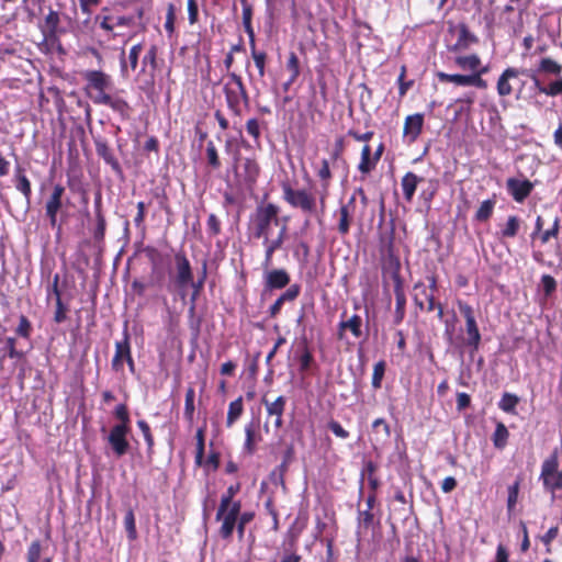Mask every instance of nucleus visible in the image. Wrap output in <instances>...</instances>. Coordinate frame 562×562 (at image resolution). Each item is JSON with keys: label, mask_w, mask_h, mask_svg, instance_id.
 Segmentation results:
<instances>
[{"label": "nucleus", "mask_w": 562, "mask_h": 562, "mask_svg": "<svg viewBox=\"0 0 562 562\" xmlns=\"http://www.w3.org/2000/svg\"><path fill=\"white\" fill-rule=\"evenodd\" d=\"M42 546L40 541H33L27 549V562H38L41 558Z\"/></svg>", "instance_id": "864d4df0"}, {"label": "nucleus", "mask_w": 562, "mask_h": 562, "mask_svg": "<svg viewBox=\"0 0 562 562\" xmlns=\"http://www.w3.org/2000/svg\"><path fill=\"white\" fill-rule=\"evenodd\" d=\"M457 305L460 313L464 316L465 321L475 318L473 307L470 304L462 300H458Z\"/></svg>", "instance_id": "e2e57ef3"}, {"label": "nucleus", "mask_w": 562, "mask_h": 562, "mask_svg": "<svg viewBox=\"0 0 562 562\" xmlns=\"http://www.w3.org/2000/svg\"><path fill=\"white\" fill-rule=\"evenodd\" d=\"M97 224L93 229V238L95 241H102L105 235L106 222L101 211V198L98 196L94 202Z\"/></svg>", "instance_id": "393cba45"}, {"label": "nucleus", "mask_w": 562, "mask_h": 562, "mask_svg": "<svg viewBox=\"0 0 562 562\" xmlns=\"http://www.w3.org/2000/svg\"><path fill=\"white\" fill-rule=\"evenodd\" d=\"M524 74L531 79L533 89L539 94L551 98L562 94V65L550 57H544L539 60L537 68L531 70L506 68L496 83L498 95H510L513 93L510 80Z\"/></svg>", "instance_id": "f257e3e1"}, {"label": "nucleus", "mask_w": 562, "mask_h": 562, "mask_svg": "<svg viewBox=\"0 0 562 562\" xmlns=\"http://www.w3.org/2000/svg\"><path fill=\"white\" fill-rule=\"evenodd\" d=\"M518 402H519V398L516 395L510 394V393H504L498 403V406L502 411H504L506 413H513L515 411Z\"/></svg>", "instance_id": "4c0bfd02"}, {"label": "nucleus", "mask_w": 562, "mask_h": 562, "mask_svg": "<svg viewBox=\"0 0 562 562\" xmlns=\"http://www.w3.org/2000/svg\"><path fill=\"white\" fill-rule=\"evenodd\" d=\"M241 509V503L220 505L215 516L216 521L221 524L218 528V535L223 540L229 541L233 537L235 526L238 524V514Z\"/></svg>", "instance_id": "1a4fd4ad"}, {"label": "nucleus", "mask_w": 562, "mask_h": 562, "mask_svg": "<svg viewBox=\"0 0 562 562\" xmlns=\"http://www.w3.org/2000/svg\"><path fill=\"white\" fill-rule=\"evenodd\" d=\"M130 355H131V347H130L128 336L125 335V337L122 341H116V344H115V353L112 359L113 370L122 371L123 361L126 358H130Z\"/></svg>", "instance_id": "4be33fe9"}, {"label": "nucleus", "mask_w": 562, "mask_h": 562, "mask_svg": "<svg viewBox=\"0 0 562 562\" xmlns=\"http://www.w3.org/2000/svg\"><path fill=\"white\" fill-rule=\"evenodd\" d=\"M206 159L209 165L213 169H218L221 167V161L218 157L217 149L212 140H210L206 145Z\"/></svg>", "instance_id": "79ce46f5"}, {"label": "nucleus", "mask_w": 562, "mask_h": 562, "mask_svg": "<svg viewBox=\"0 0 562 562\" xmlns=\"http://www.w3.org/2000/svg\"><path fill=\"white\" fill-rule=\"evenodd\" d=\"M247 133L254 137V140L258 147H260V123L257 119H249L246 122Z\"/></svg>", "instance_id": "a18cd8bd"}, {"label": "nucleus", "mask_w": 562, "mask_h": 562, "mask_svg": "<svg viewBox=\"0 0 562 562\" xmlns=\"http://www.w3.org/2000/svg\"><path fill=\"white\" fill-rule=\"evenodd\" d=\"M58 280H59V277H58V274H56L54 277V282H53V293L56 296V312H55L54 319L56 323H63L66 319V308L60 299V292L58 289Z\"/></svg>", "instance_id": "72a5a7b5"}, {"label": "nucleus", "mask_w": 562, "mask_h": 562, "mask_svg": "<svg viewBox=\"0 0 562 562\" xmlns=\"http://www.w3.org/2000/svg\"><path fill=\"white\" fill-rule=\"evenodd\" d=\"M282 198L292 207L301 210L304 214L316 213L317 203L313 193L305 189H294L289 181L281 182Z\"/></svg>", "instance_id": "7ed1b4c3"}, {"label": "nucleus", "mask_w": 562, "mask_h": 562, "mask_svg": "<svg viewBox=\"0 0 562 562\" xmlns=\"http://www.w3.org/2000/svg\"><path fill=\"white\" fill-rule=\"evenodd\" d=\"M454 64L462 70H468L472 74H479L480 78H482V76L487 74L490 70L488 66L482 65V60L476 54H459L454 57Z\"/></svg>", "instance_id": "f8f14e48"}, {"label": "nucleus", "mask_w": 562, "mask_h": 562, "mask_svg": "<svg viewBox=\"0 0 562 562\" xmlns=\"http://www.w3.org/2000/svg\"><path fill=\"white\" fill-rule=\"evenodd\" d=\"M495 204H496L495 199H487V200L483 201L480 204V206L474 215V218L477 222H486L492 216V214L494 212Z\"/></svg>", "instance_id": "f704fd0d"}, {"label": "nucleus", "mask_w": 562, "mask_h": 562, "mask_svg": "<svg viewBox=\"0 0 562 562\" xmlns=\"http://www.w3.org/2000/svg\"><path fill=\"white\" fill-rule=\"evenodd\" d=\"M99 105L109 106L113 112L117 113L124 120L130 116L131 108L127 101L117 94L110 93L109 95L101 97Z\"/></svg>", "instance_id": "6ab92c4d"}, {"label": "nucleus", "mask_w": 562, "mask_h": 562, "mask_svg": "<svg viewBox=\"0 0 562 562\" xmlns=\"http://www.w3.org/2000/svg\"><path fill=\"white\" fill-rule=\"evenodd\" d=\"M15 331L19 336H21L23 338H29L31 336L32 325L26 316H24V315L20 316L19 325H18Z\"/></svg>", "instance_id": "3c124183"}, {"label": "nucleus", "mask_w": 562, "mask_h": 562, "mask_svg": "<svg viewBox=\"0 0 562 562\" xmlns=\"http://www.w3.org/2000/svg\"><path fill=\"white\" fill-rule=\"evenodd\" d=\"M114 415L120 420L117 425L130 426V415L127 407L124 404H120L115 407Z\"/></svg>", "instance_id": "6e6d98bb"}, {"label": "nucleus", "mask_w": 562, "mask_h": 562, "mask_svg": "<svg viewBox=\"0 0 562 562\" xmlns=\"http://www.w3.org/2000/svg\"><path fill=\"white\" fill-rule=\"evenodd\" d=\"M175 262H176V278L175 282L177 286L183 291L187 286L191 285L194 289V294L192 296V300H195V295L201 290L203 285L202 278L199 282H194L193 280V272L191 269L190 261L186 257L183 252H178L175 256ZM203 277H205V269L203 270Z\"/></svg>", "instance_id": "6e6552de"}, {"label": "nucleus", "mask_w": 562, "mask_h": 562, "mask_svg": "<svg viewBox=\"0 0 562 562\" xmlns=\"http://www.w3.org/2000/svg\"><path fill=\"white\" fill-rule=\"evenodd\" d=\"M509 437L508 429L503 423H497L495 431L493 434L492 440L494 447L497 449H503L507 445V440Z\"/></svg>", "instance_id": "c9c22d12"}, {"label": "nucleus", "mask_w": 562, "mask_h": 562, "mask_svg": "<svg viewBox=\"0 0 562 562\" xmlns=\"http://www.w3.org/2000/svg\"><path fill=\"white\" fill-rule=\"evenodd\" d=\"M416 290H420L423 296L425 297V300L427 301L428 305H427V311L430 312L432 310H435L437 307L436 303H435V295L432 292H428L426 286L424 284H417L415 286Z\"/></svg>", "instance_id": "13d9d810"}, {"label": "nucleus", "mask_w": 562, "mask_h": 562, "mask_svg": "<svg viewBox=\"0 0 562 562\" xmlns=\"http://www.w3.org/2000/svg\"><path fill=\"white\" fill-rule=\"evenodd\" d=\"M385 373V362L379 361L373 367V373H372V386L374 389H380L382 384V380Z\"/></svg>", "instance_id": "c03bdc74"}, {"label": "nucleus", "mask_w": 562, "mask_h": 562, "mask_svg": "<svg viewBox=\"0 0 562 562\" xmlns=\"http://www.w3.org/2000/svg\"><path fill=\"white\" fill-rule=\"evenodd\" d=\"M424 115L415 113L406 116L403 128V136L408 143H414L422 133Z\"/></svg>", "instance_id": "f3484780"}, {"label": "nucleus", "mask_w": 562, "mask_h": 562, "mask_svg": "<svg viewBox=\"0 0 562 562\" xmlns=\"http://www.w3.org/2000/svg\"><path fill=\"white\" fill-rule=\"evenodd\" d=\"M279 212L280 209L273 203H267L259 205L256 209L252 224H254V236L257 238H266L270 236V231L273 225H279Z\"/></svg>", "instance_id": "20e7f679"}, {"label": "nucleus", "mask_w": 562, "mask_h": 562, "mask_svg": "<svg viewBox=\"0 0 562 562\" xmlns=\"http://www.w3.org/2000/svg\"><path fill=\"white\" fill-rule=\"evenodd\" d=\"M539 480L542 483L543 491L554 497L558 491H562V470H559V456L554 450L541 463Z\"/></svg>", "instance_id": "f03ea898"}, {"label": "nucleus", "mask_w": 562, "mask_h": 562, "mask_svg": "<svg viewBox=\"0 0 562 562\" xmlns=\"http://www.w3.org/2000/svg\"><path fill=\"white\" fill-rule=\"evenodd\" d=\"M262 403L266 406L268 416L274 417L273 425L277 429H280L283 425V413L285 408L286 400L284 396L277 397L273 402L262 398Z\"/></svg>", "instance_id": "a211bd4d"}, {"label": "nucleus", "mask_w": 562, "mask_h": 562, "mask_svg": "<svg viewBox=\"0 0 562 562\" xmlns=\"http://www.w3.org/2000/svg\"><path fill=\"white\" fill-rule=\"evenodd\" d=\"M375 166H376V161L374 160V158L372 156L371 147L369 145H364L361 150V157H360V162L358 165V170L362 175H368L375 168Z\"/></svg>", "instance_id": "c756f323"}, {"label": "nucleus", "mask_w": 562, "mask_h": 562, "mask_svg": "<svg viewBox=\"0 0 562 562\" xmlns=\"http://www.w3.org/2000/svg\"><path fill=\"white\" fill-rule=\"evenodd\" d=\"M100 27L111 34V38L116 37L119 34L114 33V29L117 26H133L135 20L133 16L127 15H103L98 16Z\"/></svg>", "instance_id": "ddd939ff"}, {"label": "nucleus", "mask_w": 562, "mask_h": 562, "mask_svg": "<svg viewBox=\"0 0 562 562\" xmlns=\"http://www.w3.org/2000/svg\"><path fill=\"white\" fill-rule=\"evenodd\" d=\"M355 204H356V196L352 195L348 203L340 206L338 211L339 221H338V232L341 235H347L350 229V224L353 217L355 213Z\"/></svg>", "instance_id": "aec40b11"}, {"label": "nucleus", "mask_w": 562, "mask_h": 562, "mask_svg": "<svg viewBox=\"0 0 562 562\" xmlns=\"http://www.w3.org/2000/svg\"><path fill=\"white\" fill-rule=\"evenodd\" d=\"M286 68L291 72V77L282 85L284 91H289L290 87L296 81L300 76V61L295 53H290Z\"/></svg>", "instance_id": "a878e982"}, {"label": "nucleus", "mask_w": 562, "mask_h": 562, "mask_svg": "<svg viewBox=\"0 0 562 562\" xmlns=\"http://www.w3.org/2000/svg\"><path fill=\"white\" fill-rule=\"evenodd\" d=\"M15 188L16 190H19L23 195L24 198L26 199L27 202H30V199H31V194H32V189H31V182L30 180L26 178L25 175L23 173H19L16 176V184H15Z\"/></svg>", "instance_id": "ea45409f"}, {"label": "nucleus", "mask_w": 562, "mask_h": 562, "mask_svg": "<svg viewBox=\"0 0 562 562\" xmlns=\"http://www.w3.org/2000/svg\"><path fill=\"white\" fill-rule=\"evenodd\" d=\"M394 293H395V300H396V305H395V323L400 324L403 321V318H404V315H405V304H406V297H405V294H404V291H403V288H402L400 279H396V284H395Z\"/></svg>", "instance_id": "cd10ccee"}, {"label": "nucleus", "mask_w": 562, "mask_h": 562, "mask_svg": "<svg viewBox=\"0 0 562 562\" xmlns=\"http://www.w3.org/2000/svg\"><path fill=\"white\" fill-rule=\"evenodd\" d=\"M243 171L245 182L254 184L260 175V167L255 159L246 158L243 164Z\"/></svg>", "instance_id": "2f4dec72"}, {"label": "nucleus", "mask_w": 562, "mask_h": 562, "mask_svg": "<svg viewBox=\"0 0 562 562\" xmlns=\"http://www.w3.org/2000/svg\"><path fill=\"white\" fill-rule=\"evenodd\" d=\"M162 279V274L160 273L156 280L151 279L148 283H143L140 281H133L132 283V288L139 294H144L145 290L148 288V286H155L157 285Z\"/></svg>", "instance_id": "4d7b16f0"}, {"label": "nucleus", "mask_w": 562, "mask_h": 562, "mask_svg": "<svg viewBox=\"0 0 562 562\" xmlns=\"http://www.w3.org/2000/svg\"><path fill=\"white\" fill-rule=\"evenodd\" d=\"M124 526H125V530L127 532L128 539L134 541L137 538V530H136V524H135V515L131 508L125 514Z\"/></svg>", "instance_id": "58836bf2"}, {"label": "nucleus", "mask_w": 562, "mask_h": 562, "mask_svg": "<svg viewBox=\"0 0 562 562\" xmlns=\"http://www.w3.org/2000/svg\"><path fill=\"white\" fill-rule=\"evenodd\" d=\"M241 4H243V25H244V29H245V32L247 34H251L252 33V24H251V19H252V8L250 4L247 3L246 0H241Z\"/></svg>", "instance_id": "a19ab883"}, {"label": "nucleus", "mask_w": 562, "mask_h": 562, "mask_svg": "<svg viewBox=\"0 0 562 562\" xmlns=\"http://www.w3.org/2000/svg\"><path fill=\"white\" fill-rule=\"evenodd\" d=\"M300 292H301L300 284H292L279 297L284 303L292 302V301L296 300V297L300 295Z\"/></svg>", "instance_id": "5fc2aeb1"}, {"label": "nucleus", "mask_w": 562, "mask_h": 562, "mask_svg": "<svg viewBox=\"0 0 562 562\" xmlns=\"http://www.w3.org/2000/svg\"><path fill=\"white\" fill-rule=\"evenodd\" d=\"M521 220L516 215H510L507 217L506 223L501 225L498 236L501 239L514 238L519 233L521 227Z\"/></svg>", "instance_id": "b1692460"}, {"label": "nucleus", "mask_w": 562, "mask_h": 562, "mask_svg": "<svg viewBox=\"0 0 562 562\" xmlns=\"http://www.w3.org/2000/svg\"><path fill=\"white\" fill-rule=\"evenodd\" d=\"M142 49H143L142 44H136V45L132 46V48L130 49L128 60H130V66H131L132 70H135L137 68L138 57H139V54L142 53Z\"/></svg>", "instance_id": "680f3d73"}, {"label": "nucleus", "mask_w": 562, "mask_h": 562, "mask_svg": "<svg viewBox=\"0 0 562 562\" xmlns=\"http://www.w3.org/2000/svg\"><path fill=\"white\" fill-rule=\"evenodd\" d=\"M188 15L190 24L198 22L199 9L195 0H188Z\"/></svg>", "instance_id": "338daca9"}, {"label": "nucleus", "mask_w": 562, "mask_h": 562, "mask_svg": "<svg viewBox=\"0 0 562 562\" xmlns=\"http://www.w3.org/2000/svg\"><path fill=\"white\" fill-rule=\"evenodd\" d=\"M16 340L13 337H8L5 339V347L0 348V369L3 368V362L5 357L11 359H22L24 357L23 351H20L15 347Z\"/></svg>", "instance_id": "bb28decb"}, {"label": "nucleus", "mask_w": 562, "mask_h": 562, "mask_svg": "<svg viewBox=\"0 0 562 562\" xmlns=\"http://www.w3.org/2000/svg\"><path fill=\"white\" fill-rule=\"evenodd\" d=\"M245 435L246 439L244 443V449L248 453H252L255 451V429L252 424H249L245 427Z\"/></svg>", "instance_id": "603ef678"}, {"label": "nucleus", "mask_w": 562, "mask_h": 562, "mask_svg": "<svg viewBox=\"0 0 562 562\" xmlns=\"http://www.w3.org/2000/svg\"><path fill=\"white\" fill-rule=\"evenodd\" d=\"M361 326V317L359 315H352L349 319L339 323V337H342L344 330H350L355 338H359L362 335Z\"/></svg>", "instance_id": "c85d7f7f"}, {"label": "nucleus", "mask_w": 562, "mask_h": 562, "mask_svg": "<svg viewBox=\"0 0 562 562\" xmlns=\"http://www.w3.org/2000/svg\"><path fill=\"white\" fill-rule=\"evenodd\" d=\"M290 283V276L284 269H273L265 273L267 290L283 289Z\"/></svg>", "instance_id": "412c9836"}, {"label": "nucleus", "mask_w": 562, "mask_h": 562, "mask_svg": "<svg viewBox=\"0 0 562 562\" xmlns=\"http://www.w3.org/2000/svg\"><path fill=\"white\" fill-rule=\"evenodd\" d=\"M519 487H520V480H516L512 485L508 486V497H507L508 512H512L517 504Z\"/></svg>", "instance_id": "37998d69"}, {"label": "nucleus", "mask_w": 562, "mask_h": 562, "mask_svg": "<svg viewBox=\"0 0 562 562\" xmlns=\"http://www.w3.org/2000/svg\"><path fill=\"white\" fill-rule=\"evenodd\" d=\"M206 226L209 233L213 236H216L221 233V222L215 214L209 215Z\"/></svg>", "instance_id": "bf43d9fd"}, {"label": "nucleus", "mask_w": 562, "mask_h": 562, "mask_svg": "<svg viewBox=\"0 0 562 562\" xmlns=\"http://www.w3.org/2000/svg\"><path fill=\"white\" fill-rule=\"evenodd\" d=\"M328 428L335 436L341 439H347L349 437V432L336 420H330L328 423Z\"/></svg>", "instance_id": "0e129e2a"}, {"label": "nucleus", "mask_w": 562, "mask_h": 562, "mask_svg": "<svg viewBox=\"0 0 562 562\" xmlns=\"http://www.w3.org/2000/svg\"><path fill=\"white\" fill-rule=\"evenodd\" d=\"M64 193H65V188L61 184H55L53 188V192L46 202L45 212H46V216L48 217L52 226L56 225L57 213L63 206L61 199H63Z\"/></svg>", "instance_id": "4468645a"}, {"label": "nucleus", "mask_w": 562, "mask_h": 562, "mask_svg": "<svg viewBox=\"0 0 562 562\" xmlns=\"http://www.w3.org/2000/svg\"><path fill=\"white\" fill-rule=\"evenodd\" d=\"M130 430V426L114 425L108 435V442L117 458L127 453L130 449V442L127 440Z\"/></svg>", "instance_id": "9d476101"}, {"label": "nucleus", "mask_w": 562, "mask_h": 562, "mask_svg": "<svg viewBox=\"0 0 562 562\" xmlns=\"http://www.w3.org/2000/svg\"><path fill=\"white\" fill-rule=\"evenodd\" d=\"M541 285L547 295H550L557 289V282L553 277L543 274L541 277Z\"/></svg>", "instance_id": "052dcab7"}, {"label": "nucleus", "mask_w": 562, "mask_h": 562, "mask_svg": "<svg viewBox=\"0 0 562 562\" xmlns=\"http://www.w3.org/2000/svg\"><path fill=\"white\" fill-rule=\"evenodd\" d=\"M286 235V226L282 225L276 238L271 239L270 236L262 238L265 245V260L263 268L268 269L272 265V257L276 250L281 248Z\"/></svg>", "instance_id": "dca6fc26"}, {"label": "nucleus", "mask_w": 562, "mask_h": 562, "mask_svg": "<svg viewBox=\"0 0 562 562\" xmlns=\"http://www.w3.org/2000/svg\"><path fill=\"white\" fill-rule=\"evenodd\" d=\"M251 57H252L255 65L258 69L259 76L263 77L265 71H266L267 54L265 52H259L257 49H254V52H251Z\"/></svg>", "instance_id": "de8ad7c7"}, {"label": "nucleus", "mask_w": 562, "mask_h": 562, "mask_svg": "<svg viewBox=\"0 0 562 562\" xmlns=\"http://www.w3.org/2000/svg\"><path fill=\"white\" fill-rule=\"evenodd\" d=\"M240 485L235 484L227 487L225 494L222 495L220 505H234L237 501H234V496L239 492Z\"/></svg>", "instance_id": "09e8293b"}, {"label": "nucleus", "mask_w": 562, "mask_h": 562, "mask_svg": "<svg viewBox=\"0 0 562 562\" xmlns=\"http://www.w3.org/2000/svg\"><path fill=\"white\" fill-rule=\"evenodd\" d=\"M448 36L447 49L450 53L461 54L479 43V37L464 23L450 25Z\"/></svg>", "instance_id": "423d86ee"}, {"label": "nucleus", "mask_w": 562, "mask_h": 562, "mask_svg": "<svg viewBox=\"0 0 562 562\" xmlns=\"http://www.w3.org/2000/svg\"><path fill=\"white\" fill-rule=\"evenodd\" d=\"M299 360H300L301 371H306L311 367V363L313 361V356L310 352V350L307 348H305L303 350L302 355L300 356Z\"/></svg>", "instance_id": "774afa93"}, {"label": "nucleus", "mask_w": 562, "mask_h": 562, "mask_svg": "<svg viewBox=\"0 0 562 562\" xmlns=\"http://www.w3.org/2000/svg\"><path fill=\"white\" fill-rule=\"evenodd\" d=\"M465 330L468 335L467 345L473 349H477L481 341V334L475 318L465 321Z\"/></svg>", "instance_id": "473e14b6"}, {"label": "nucleus", "mask_w": 562, "mask_h": 562, "mask_svg": "<svg viewBox=\"0 0 562 562\" xmlns=\"http://www.w3.org/2000/svg\"><path fill=\"white\" fill-rule=\"evenodd\" d=\"M317 176L323 181L322 187H323L324 191H326L329 187V180L331 179V171L329 168V162L326 159L322 160V166L317 172Z\"/></svg>", "instance_id": "49530a36"}, {"label": "nucleus", "mask_w": 562, "mask_h": 562, "mask_svg": "<svg viewBox=\"0 0 562 562\" xmlns=\"http://www.w3.org/2000/svg\"><path fill=\"white\" fill-rule=\"evenodd\" d=\"M194 397H195L194 389L192 386H190L186 392L184 412H183L184 417L189 423H192L193 418H194V411H195Z\"/></svg>", "instance_id": "e433bc0d"}, {"label": "nucleus", "mask_w": 562, "mask_h": 562, "mask_svg": "<svg viewBox=\"0 0 562 562\" xmlns=\"http://www.w3.org/2000/svg\"><path fill=\"white\" fill-rule=\"evenodd\" d=\"M506 188L516 202H522L531 193L533 184L527 179L509 178Z\"/></svg>", "instance_id": "2eb2a0df"}, {"label": "nucleus", "mask_w": 562, "mask_h": 562, "mask_svg": "<svg viewBox=\"0 0 562 562\" xmlns=\"http://www.w3.org/2000/svg\"><path fill=\"white\" fill-rule=\"evenodd\" d=\"M422 180L423 178L418 177L416 173L412 171H408L403 176L401 180V187L406 202L413 201L417 186Z\"/></svg>", "instance_id": "5701e85b"}, {"label": "nucleus", "mask_w": 562, "mask_h": 562, "mask_svg": "<svg viewBox=\"0 0 562 562\" xmlns=\"http://www.w3.org/2000/svg\"><path fill=\"white\" fill-rule=\"evenodd\" d=\"M175 20H176L175 5L172 3H170L167 8L166 22H165V30L168 33V36H172V34L175 32Z\"/></svg>", "instance_id": "8fccbe9b"}, {"label": "nucleus", "mask_w": 562, "mask_h": 562, "mask_svg": "<svg viewBox=\"0 0 562 562\" xmlns=\"http://www.w3.org/2000/svg\"><path fill=\"white\" fill-rule=\"evenodd\" d=\"M437 77L441 82H452L457 86L468 87L473 86L479 89H486L487 82L480 78L479 74L461 75V74H446L443 71L437 72Z\"/></svg>", "instance_id": "9b49d317"}, {"label": "nucleus", "mask_w": 562, "mask_h": 562, "mask_svg": "<svg viewBox=\"0 0 562 562\" xmlns=\"http://www.w3.org/2000/svg\"><path fill=\"white\" fill-rule=\"evenodd\" d=\"M86 80L85 91L89 99L97 105L103 95H109L112 87L111 76L101 70H87L83 72Z\"/></svg>", "instance_id": "39448f33"}, {"label": "nucleus", "mask_w": 562, "mask_h": 562, "mask_svg": "<svg viewBox=\"0 0 562 562\" xmlns=\"http://www.w3.org/2000/svg\"><path fill=\"white\" fill-rule=\"evenodd\" d=\"M373 521L371 509L360 510L358 515L359 527L368 528Z\"/></svg>", "instance_id": "69168bd1"}, {"label": "nucleus", "mask_w": 562, "mask_h": 562, "mask_svg": "<svg viewBox=\"0 0 562 562\" xmlns=\"http://www.w3.org/2000/svg\"><path fill=\"white\" fill-rule=\"evenodd\" d=\"M243 413L244 401L243 397L239 396L235 401L231 402L228 405L226 427L231 428L241 417Z\"/></svg>", "instance_id": "7c9ffc66"}, {"label": "nucleus", "mask_w": 562, "mask_h": 562, "mask_svg": "<svg viewBox=\"0 0 562 562\" xmlns=\"http://www.w3.org/2000/svg\"><path fill=\"white\" fill-rule=\"evenodd\" d=\"M224 92L227 105L235 114L240 113L241 104L247 105L249 102L243 80L235 72L228 75V80L224 86Z\"/></svg>", "instance_id": "0eeeda50"}]
</instances>
